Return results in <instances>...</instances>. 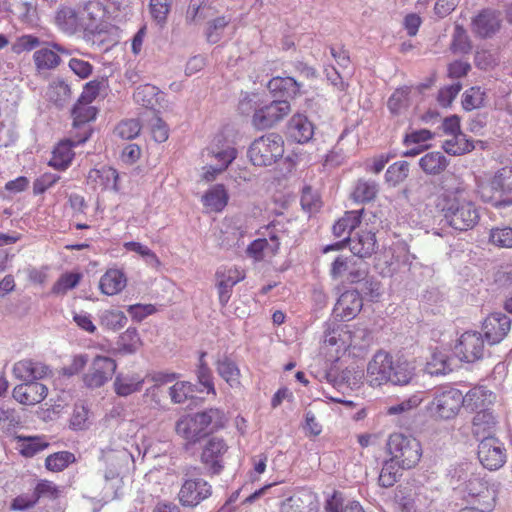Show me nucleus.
I'll list each match as a JSON object with an SVG mask.
<instances>
[{
  "mask_svg": "<svg viewBox=\"0 0 512 512\" xmlns=\"http://www.w3.org/2000/svg\"><path fill=\"white\" fill-rule=\"evenodd\" d=\"M441 212L445 222L455 230L467 231L480 220L475 203L469 198L463 186L447 189L441 199Z\"/></svg>",
  "mask_w": 512,
  "mask_h": 512,
  "instance_id": "f257e3e1",
  "label": "nucleus"
},
{
  "mask_svg": "<svg viewBox=\"0 0 512 512\" xmlns=\"http://www.w3.org/2000/svg\"><path fill=\"white\" fill-rule=\"evenodd\" d=\"M478 194L484 203L496 209L512 206V167L501 168L489 182L479 185Z\"/></svg>",
  "mask_w": 512,
  "mask_h": 512,
  "instance_id": "f03ea898",
  "label": "nucleus"
},
{
  "mask_svg": "<svg viewBox=\"0 0 512 512\" xmlns=\"http://www.w3.org/2000/svg\"><path fill=\"white\" fill-rule=\"evenodd\" d=\"M200 470L193 465L181 468L184 478L178 492V500L183 507L195 508L212 495L211 484L203 478L195 477L200 474Z\"/></svg>",
  "mask_w": 512,
  "mask_h": 512,
  "instance_id": "7ed1b4c3",
  "label": "nucleus"
},
{
  "mask_svg": "<svg viewBox=\"0 0 512 512\" xmlns=\"http://www.w3.org/2000/svg\"><path fill=\"white\" fill-rule=\"evenodd\" d=\"M387 450L391 459L396 461L401 469L414 467L422 456L420 442L416 438L402 433H393L389 436Z\"/></svg>",
  "mask_w": 512,
  "mask_h": 512,
  "instance_id": "20e7f679",
  "label": "nucleus"
},
{
  "mask_svg": "<svg viewBox=\"0 0 512 512\" xmlns=\"http://www.w3.org/2000/svg\"><path fill=\"white\" fill-rule=\"evenodd\" d=\"M284 154V140L277 133H268L255 139L249 149L248 157L255 166H270Z\"/></svg>",
  "mask_w": 512,
  "mask_h": 512,
  "instance_id": "39448f33",
  "label": "nucleus"
},
{
  "mask_svg": "<svg viewBox=\"0 0 512 512\" xmlns=\"http://www.w3.org/2000/svg\"><path fill=\"white\" fill-rule=\"evenodd\" d=\"M463 394L460 390L452 387H445L436 390L427 409L430 414L441 420H450L455 418L462 405Z\"/></svg>",
  "mask_w": 512,
  "mask_h": 512,
  "instance_id": "423d86ee",
  "label": "nucleus"
},
{
  "mask_svg": "<svg viewBox=\"0 0 512 512\" xmlns=\"http://www.w3.org/2000/svg\"><path fill=\"white\" fill-rule=\"evenodd\" d=\"M291 113V105L287 100L274 99L254 110L252 125L258 130L274 127Z\"/></svg>",
  "mask_w": 512,
  "mask_h": 512,
  "instance_id": "0eeeda50",
  "label": "nucleus"
},
{
  "mask_svg": "<svg viewBox=\"0 0 512 512\" xmlns=\"http://www.w3.org/2000/svg\"><path fill=\"white\" fill-rule=\"evenodd\" d=\"M100 459L105 464L104 478L106 481L119 479L128 465L134 462L133 455L124 447L102 449Z\"/></svg>",
  "mask_w": 512,
  "mask_h": 512,
  "instance_id": "6e6552de",
  "label": "nucleus"
},
{
  "mask_svg": "<svg viewBox=\"0 0 512 512\" xmlns=\"http://www.w3.org/2000/svg\"><path fill=\"white\" fill-rule=\"evenodd\" d=\"M228 445L222 438L212 437L203 446L200 461L208 475H219L224 469Z\"/></svg>",
  "mask_w": 512,
  "mask_h": 512,
  "instance_id": "1a4fd4ad",
  "label": "nucleus"
},
{
  "mask_svg": "<svg viewBox=\"0 0 512 512\" xmlns=\"http://www.w3.org/2000/svg\"><path fill=\"white\" fill-rule=\"evenodd\" d=\"M117 364L114 359L107 356H96L90 364L82 379L88 388H100L114 375Z\"/></svg>",
  "mask_w": 512,
  "mask_h": 512,
  "instance_id": "9d476101",
  "label": "nucleus"
},
{
  "mask_svg": "<svg viewBox=\"0 0 512 512\" xmlns=\"http://www.w3.org/2000/svg\"><path fill=\"white\" fill-rule=\"evenodd\" d=\"M478 459L488 470H497L506 462L503 444L495 437H485L478 445Z\"/></svg>",
  "mask_w": 512,
  "mask_h": 512,
  "instance_id": "9b49d317",
  "label": "nucleus"
},
{
  "mask_svg": "<svg viewBox=\"0 0 512 512\" xmlns=\"http://www.w3.org/2000/svg\"><path fill=\"white\" fill-rule=\"evenodd\" d=\"M464 491L473 499H477L484 509L492 510L495 504V490L490 487L485 475L472 473L464 483Z\"/></svg>",
  "mask_w": 512,
  "mask_h": 512,
  "instance_id": "f8f14e48",
  "label": "nucleus"
},
{
  "mask_svg": "<svg viewBox=\"0 0 512 512\" xmlns=\"http://www.w3.org/2000/svg\"><path fill=\"white\" fill-rule=\"evenodd\" d=\"M393 370V358L384 351H378L367 366L366 381L372 387H378L390 382Z\"/></svg>",
  "mask_w": 512,
  "mask_h": 512,
  "instance_id": "ddd939ff",
  "label": "nucleus"
},
{
  "mask_svg": "<svg viewBox=\"0 0 512 512\" xmlns=\"http://www.w3.org/2000/svg\"><path fill=\"white\" fill-rule=\"evenodd\" d=\"M454 354L467 363L481 359L484 354L482 335L472 331L463 333L454 347Z\"/></svg>",
  "mask_w": 512,
  "mask_h": 512,
  "instance_id": "4468645a",
  "label": "nucleus"
},
{
  "mask_svg": "<svg viewBox=\"0 0 512 512\" xmlns=\"http://www.w3.org/2000/svg\"><path fill=\"white\" fill-rule=\"evenodd\" d=\"M267 231L268 239H256L247 247V254L256 261L272 258L279 250L282 235L279 234V230L276 228V225L268 227Z\"/></svg>",
  "mask_w": 512,
  "mask_h": 512,
  "instance_id": "2eb2a0df",
  "label": "nucleus"
},
{
  "mask_svg": "<svg viewBox=\"0 0 512 512\" xmlns=\"http://www.w3.org/2000/svg\"><path fill=\"white\" fill-rule=\"evenodd\" d=\"M362 307L363 300L359 292L347 290L339 296L333 308V316L339 321H350L358 315Z\"/></svg>",
  "mask_w": 512,
  "mask_h": 512,
  "instance_id": "dca6fc26",
  "label": "nucleus"
},
{
  "mask_svg": "<svg viewBox=\"0 0 512 512\" xmlns=\"http://www.w3.org/2000/svg\"><path fill=\"white\" fill-rule=\"evenodd\" d=\"M13 374L22 382H32L51 376L52 370L42 362L24 359L14 364Z\"/></svg>",
  "mask_w": 512,
  "mask_h": 512,
  "instance_id": "f3484780",
  "label": "nucleus"
},
{
  "mask_svg": "<svg viewBox=\"0 0 512 512\" xmlns=\"http://www.w3.org/2000/svg\"><path fill=\"white\" fill-rule=\"evenodd\" d=\"M511 328L510 318L503 313L490 314L483 323V332L490 344L501 342Z\"/></svg>",
  "mask_w": 512,
  "mask_h": 512,
  "instance_id": "a211bd4d",
  "label": "nucleus"
},
{
  "mask_svg": "<svg viewBox=\"0 0 512 512\" xmlns=\"http://www.w3.org/2000/svg\"><path fill=\"white\" fill-rule=\"evenodd\" d=\"M216 286L221 306H225L232 294L233 287L239 283L244 276L236 268L221 267L216 271Z\"/></svg>",
  "mask_w": 512,
  "mask_h": 512,
  "instance_id": "6ab92c4d",
  "label": "nucleus"
},
{
  "mask_svg": "<svg viewBox=\"0 0 512 512\" xmlns=\"http://www.w3.org/2000/svg\"><path fill=\"white\" fill-rule=\"evenodd\" d=\"M500 14L492 9H484L471 23L472 32L480 38L492 37L500 28Z\"/></svg>",
  "mask_w": 512,
  "mask_h": 512,
  "instance_id": "aec40b11",
  "label": "nucleus"
},
{
  "mask_svg": "<svg viewBox=\"0 0 512 512\" xmlns=\"http://www.w3.org/2000/svg\"><path fill=\"white\" fill-rule=\"evenodd\" d=\"M48 393V388L38 381L23 382L13 389V397L24 405H35L43 401Z\"/></svg>",
  "mask_w": 512,
  "mask_h": 512,
  "instance_id": "412c9836",
  "label": "nucleus"
},
{
  "mask_svg": "<svg viewBox=\"0 0 512 512\" xmlns=\"http://www.w3.org/2000/svg\"><path fill=\"white\" fill-rule=\"evenodd\" d=\"M302 84L292 77H273L267 84L269 92L275 99L290 100L300 95Z\"/></svg>",
  "mask_w": 512,
  "mask_h": 512,
  "instance_id": "4be33fe9",
  "label": "nucleus"
},
{
  "mask_svg": "<svg viewBox=\"0 0 512 512\" xmlns=\"http://www.w3.org/2000/svg\"><path fill=\"white\" fill-rule=\"evenodd\" d=\"M345 239L351 252L359 258L370 257L377 249L375 233L372 231L360 230L354 236Z\"/></svg>",
  "mask_w": 512,
  "mask_h": 512,
  "instance_id": "5701e85b",
  "label": "nucleus"
},
{
  "mask_svg": "<svg viewBox=\"0 0 512 512\" xmlns=\"http://www.w3.org/2000/svg\"><path fill=\"white\" fill-rule=\"evenodd\" d=\"M52 48H42L33 55L35 66L38 70H52L59 66L61 58L58 53L70 54V51L58 43H51Z\"/></svg>",
  "mask_w": 512,
  "mask_h": 512,
  "instance_id": "b1692460",
  "label": "nucleus"
},
{
  "mask_svg": "<svg viewBox=\"0 0 512 512\" xmlns=\"http://www.w3.org/2000/svg\"><path fill=\"white\" fill-rule=\"evenodd\" d=\"M208 155L213 156L218 164L215 166H209V169L205 172L204 178L207 181H211L214 179L215 175L224 171L229 164L236 158L237 151L235 148L227 145L223 148L214 147L208 148Z\"/></svg>",
  "mask_w": 512,
  "mask_h": 512,
  "instance_id": "393cba45",
  "label": "nucleus"
},
{
  "mask_svg": "<svg viewBox=\"0 0 512 512\" xmlns=\"http://www.w3.org/2000/svg\"><path fill=\"white\" fill-rule=\"evenodd\" d=\"M198 423L196 413L184 415L176 422L175 431L185 440L196 443L201 438L207 436L202 426Z\"/></svg>",
  "mask_w": 512,
  "mask_h": 512,
  "instance_id": "a878e982",
  "label": "nucleus"
},
{
  "mask_svg": "<svg viewBox=\"0 0 512 512\" xmlns=\"http://www.w3.org/2000/svg\"><path fill=\"white\" fill-rule=\"evenodd\" d=\"M464 401L462 407L470 412L489 408L493 403L495 396L486 387L479 386L469 390L463 395Z\"/></svg>",
  "mask_w": 512,
  "mask_h": 512,
  "instance_id": "bb28decb",
  "label": "nucleus"
},
{
  "mask_svg": "<svg viewBox=\"0 0 512 512\" xmlns=\"http://www.w3.org/2000/svg\"><path fill=\"white\" fill-rule=\"evenodd\" d=\"M288 134L297 143H307L314 135V126L303 114H295L288 123Z\"/></svg>",
  "mask_w": 512,
  "mask_h": 512,
  "instance_id": "cd10ccee",
  "label": "nucleus"
},
{
  "mask_svg": "<svg viewBox=\"0 0 512 512\" xmlns=\"http://www.w3.org/2000/svg\"><path fill=\"white\" fill-rule=\"evenodd\" d=\"M70 86L60 78L52 80L46 90V99L58 108H63L71 100Z\"/></svg>",
  "mask_w": 512,
  "mask_h": 512,
  "instance_id": "c85d7f7f",
  "label": "nucleus"
},
{
  "mask_svg": "<svg viewBox=\"0 0 512 512\" xmlns=\"http://www.w3.org/2000/svg\"><path fill=\"white\" fill-rule=\"evenodd\" d=\"M200 426L206 435L213 433L225 426V413L219 408H208L196 413Z\"/></svg>",
  "mask_w": 512,
  "mask_h": 512,
  "instance_id": "c756f323",
  "label": "nucleus"
},
{
  "mask_svg": "<svg viewBox=\"0 0 512 512\" xmlns=\"http://www.w3.org/2000/svg\"><path fill=\"white\" fill-rule=\"evenodd\" d=\"M126 286V277L118 269L108 270L100 279L99 288L105 295H116Z\"/></svg>",
  "mask_w": 512,
  "mask_h": 512,
  "instance_id": "7c9ffc66",
  "label": "nucleus"
},
{
  "mask_svg": "<svg viewBox=\"0 0 512 512\" xmlns=\"http://www.w3.org/2000/svg\"><path fill=\"white\" fill-rule=\"evenodd\" d=\"M448 165V159L439 151L428 152L419 159L420 168L428 175H439Z\"/></svg>",
  "mask_w": 512,
  "mask_h": 512,
  "instance_id": "2f4dec72",
  "label": "nucleus"
},
{
  "mask_svg": "<svg viewBox=\"0 0 512 512\" xmlns=\"http://www.w3.org/2000/svg\"><path fill=\"white\" fill-rule=\"evenodd\" d=\"M143 345L138 330L129 327L126 331L118 336L116 346L118 353L122 355L135 354Z\"/></svg>",
  "mask_w": 512,
  "mask_h": 512,
  "instance_id": "473e14b6",
  "label": "nucleus"
},
{
  "mask_svg": "<svg viewBox=\"0 0 512 512\" xmlns=\"http://www.w3.org/2000/svg\"><path fill=\"white\" fill-rule=\"evenodd\" d=\"M55 23L60 30L69 34L75 33L80 26L79 16L75 9L66 6L56 12Z\"/></svg>",
  "mask_w": 512,
  "mask_h": 512,
  "instance_id": "72a5a7b5",
  "label": "nucleus"
},
{
  "mask_svg": "<svg viewBox=\"0 0 512 512\" xmlns=\"http://www.w3.org/2000/svg\"><path fill=\"white\" fill-rule=\"evenodd\" d=\"M216 370L231 387L240 385V370L236 363L227 356H223L216 361Z\"/></svg>",
  "mask_w": 512,
  "mask_h": 512,
  "instance_id": "f704fd0d",
  "label": "nucleus"
},
{
  "mask_svg": "<svg viewBox=\"0 0 512 512\" xmlns=\"http://www.w3.org/2000/svg\"><path fill=\"white\" fill-rule=\"evenodd\" d=\"M144 380L135 375H117L114 381V390L118 396L127 397L142 389Z\"/></svg>",
  "mask_w": 512,
  "mask_h": 512,
  "instance_id": "c9c22d12",
  "label": "nucleus"
},
{
  "mask_svg": "<svg viewBox=\"0 0 512 512\" xmlns=\"http://www.w3.org/2000/svg\"><path fill=\"white\" fill-rule=\"evenodd\" d=\"M378 191V184L374 180L359 179L351 196L357 203H368L376 198Z\"/></svg>",
  "mask_w": 512,
  "mask_h": 512,
  "instance_id": "e433bc0d",
  "label": "nucleus"
},
{
  "mask_svg": "<svg viewBox=\"0 0 512 512\" xmlns=\"http://www.w3.org/2000/svg\"><path fill=\"white\" fill-rule=\"evenodd\" d=\"M119 174L116 169L108 166H103L100 169H93L89 172V179L97 182L102 189L118 190Z\"/></svg>",
  "mask_w": 512,
  "mask_h": 512,
  "instance_id": "4c0bfd02",
  "label": "nucleus"
},
{
  "mask_svg": "<svg viewBox=\"0 0 512 512\" xmlns=\"http://www.w3.org/2000/svg\"><path fill=\"white\" fill-rule=\"evenodd\" d=\"M364 209L348 211L333 225V234L336 237H342L346 233L350 234L361 223V216Z\"/></svg>",
  "mask_w": 512,
  "mask_h": 512,
  "instance_id": "58836bf2",
  "label": "nucleus"
},
{
  "mask_svg": "<svg viewBox=\"0 0 512 512\" xmlns=\"http://www.w3.org/2000/svg\"><path fill=\"white\" fill-rule=\"evenodd\" d=\"M228 202V193L222 184H217L209 189L203 196V203L212 211L220 212Z\"/></svg>",
  "mask_w": 512,
  "mask_h": 512,
  "instance_id": "ea45409f",
  "label": "nucleus"
},
{
  "mask_svg": "<svg viewBox=\"0 0 512 512\" xmlns=\"http://www.w3.org/2000/svg\"><path fill=\"white\" fill-rule=\"evenodd\" d=\"M73 156L74 153L70 141L61 142L53 150L49 165L58 170H64L70 165Z\"/></svg>",
  "mask_w": 512,
  "mask_h": 512,
  "instance_id": "a19ab883",
  "label": "nucleus"
},
{
  "mask_svg": "<svg viewBox=\"0 0 512 512\" xmlns=\"http://www.w3.org/2000/svg\"><path fill=\"white\" fill-rule=\"evenodd\" d=\"M415 376V367L406 360L393 362L390 382L394 385H407Z\"/></svg>",
  "mask_w": 512,
  "mask_h": 512,
  "instance_id": "79ce46f5",
  "label": "nucleus"
},
{
  "mask_svg": "<svg viewBox=\"0 0 512 512\" xmlns=\"http://www.w3.org/2000/svg\"><path fill=\"white\" fill-rule=\"evenodd\" d=\"M205 0H191L186 13V21L190 24H197L203 20L214 17L215 10L204 4Z\"/></svg>",
  "mask_w": 512,
  "mask_h": 512,
  "instance_id": "37998d69",
  "label": "nucleus"
},
{
  "mask_svg": "<svg viewBox=\"0 0 512 512\" xmlns=\"http://www.w3.org/2000/svg\"><path fill=\"white\" fill-rule=\"evenodd\" d=\"M159 95H161V92L156 86L144 84L136 88L133 97L138 104L153 109L155 104L158 103Z\"/></svg>",
  "mask_w": 512,
  "mask_h": 512,
  "instance_id": "c03bdc74",
  "label": "nucleus"
},
{
  "mask_svg": "<svg viewBox=\"0 0 512 512\" xmlns=\"http://www.w3.org/2000/svg\"><path fill=\"white\" fill-rule=\"evenodd\" d=\"M410 88L401 87L396 89L389 97L387 107L393 115H400L410 106Z\"/></svg>",
  "mask_w": 512,
  "mask_h": 512,
  "instance_id": "a18cd8bd",
  "label": "nucleus"
},
{
  "mask_svg": "<svg viewBox=\"0 0 512 512\" xmlns=\"http://www.w3.org/2000/svg\"><path fill=\"white\" fill-rule=\"evenodd\" d=\"M325 512H365L358 501H348L344 504L341 495L334 493L324 506Z\"/></svg>",
  "mask_w": 512,
  "mask_h": 512,
  "instance_id": "49530a36",
  "label": "nucleus"
},
{
  "mask_svg": "<svg viewBox=\"0 0 512 512\" xmlns=\"http://www.w3.org/2000/svg\"><path fill=\"white\" fill-rule=\"evenodd\" d=\"M196 386L188 381H178L168 390L171 402L174 404H183L188 399L193 398Z\"/></svg>",
  "mask_w": 512,
  "mask_h": 512,
  "instance_id": "de8ad7c7",
  "label": "nucleus"
},
{
  "mask_svg": "<svg viewBox=\"0 0 512 512\" xmlns=\"http://www.w3.org/2000/svg\"><path fill=\"white\" fill-rule=\"evenodd\" d=\"M76 461V457L69 451H60L50 454L45 460V467L52 472H60Z\"/></svg>",
  "mask_w": 512,
  "mask_h": 512,
  "instance_id": "09e8293b",
  "label": "nucleus"
},
{
  "mask_svg": "<svg viewBox=\"0 0 512 512\" xmlns=\"http://www.w3.org/2000/svg\"><path fill=\"white\" fill-rule=\"evenodd\" d=\"M100 325L108 330L117 331L127 323V317L120 310H104L99 315Z\"/></svg>",
  "mask_w": 512,
  "mask_h": 512,
  "instance_id": "8fccbe9b",
  "label": "nucleus"
},
{
  "mask_svg": "<svg viewBox=\"0 0 512 512\" xmlns=\"http://www.w3.org/2000/svg\"><path fill=\"white\" fill-rule=\"evenodd\" d=\"M427 371L431 375H445L451 372L450 358L444 352H434L427 363Z\"/></svg>",
  "mask_w": 512,
  "mask_h": 512,
  "instance_id": "3c124183",
  "label": "nucleus"
},
{
  "mask_svg": "<svg viewBox=\"0 0 512 512\" xmlns=\"http://www.w3.org/2000/svg\"><path fill=\"white\" fill-rule=\"evenodd\" d=\"M400 468L393 459L386 460L379 475V484L385 488L392 487L401 476Z\"/></svg>",
  "mask_w": 512,
  "mask_h": 512,
  "instance_id": "603ef678",
  "label": "nucleus"
},
{
  "mask_svg": "<svg viewBox=\"0 0 512 512\" xmlns=\"http://www.w3.org/2000/svg\"><path fill=\"white\" fill-rule=\"evenodd\" d=\"M442 147L450 155H462L474 149L473 144L466 140L462 133L452 135V138L446 140Z\"/></svg>",
  "mask_w": 512,
  "mask_h": 512,
  "instance_id": "864d4df0",
  "label": "nucleus"
},
{
  "mask_svg": "<svg viewBox=\"0 0 512 512\" xmlns=\"http://www.w3.org/2000/svg\"><path fill=\"white\" fill-rule=\"evenodd\" d=\"M97 115V110L90 104L76 102L72 109L73 125L74 127H81L86 123L94 120Z\"/></svg>",
  "mask_w": 512,
  "mask_h": 512,
  "instance_id": "5fc2aeb1",
  "label": "nucleus"
},
{
  "mask_svg": "<svg viewBox=\"0 0 512 512\" xmlns=\"http://www.w3.org/2000/svg\"><path fill=\"white\" fill-rule=\"evenodd\" d=\"M489 242L498 248H512V227L497 226L489 232Z\"/></svg>",
  "mask_w": 512,
  "mask_h": 512,
  "instance_id": "6e6d98bb",
  "label": "nucleus"
},
{
  "mask_svg": "<svg viewBox=\"0 0 512 512\" xmlns=\"http://www.w3.org/2000/svg\"><path fill=\"white\" fill-rule=\"evenodd\" d=\"M231 19L226 16L216 17L207 22L205 36L209 43L215 44L222 38V34Z\"/></svg>",
  "mask_w": 512,
  "mask_h": 512,
  "instance_id": "4d7b16f0",
  "label": "nucleus"
},
{
  "mask_svg": "<svg viewBox=\"0 0 512 512\" xmlns=\"http://www.w3.org/2000/svg\"><path fill=\"white\" fill-rule=\"evenodd\" d=\"M486 93L480 87L467 89L462 95V106L466 111H472L484 106Z\"/></svg>",
  "mask_w": 512,
  "mask_h": 512,
  "instance_id": "13d9d810",
  "label": "nucleus"
},
{
  "mask_svg": "<svg viewBox=\"0 0 512 512\" xmlns=\"http://www.w3.org/2000/svg\"><path fill=\"white\" fill-rule=\"evenodd\" d=\"M472 44L466 30L461 25H455L451 50L455 54H468Z\"/></svg>",
  "mask_w": 512,
  "mask_h": 512,
  "instance_id": "bf43d9fd",
  "label": "nucleus"
},
{
  "mask_svg": "<svg viewBox=\"0 0 512 512\" xmlns=\"http://www.w3.org/2000/svg\"><path fill=\"white\" fill-rule=\"evenodd\" d=\"M206 352H201L199 357V365L196 370L198 382L207 390V393L216 394L212 371L205 362Z\"/></svg>",
  "mask_w": 512,
  "mask_h": 512,
  "instance_id": "052dcab7",
  "label": "nucleus"
},
{
  "mask_svg": "<svg viewBox=\"0 0 512 512\" xmlns=\"http://www.w3.org/2000/svg\"><path fill=\"white\" fill-rule=\"evenodd\" d=\"M49 446L45 437L35 436L23 439L20 444V453L25 457H33Z\"/></svg>",
  "mask_w": 512,
  "mask_h": 512,
  "instance_id": "680f3d73",
  "label": "nucleus"
},
{
  "mask_svg": "<svg viewBox=\"0 0 512 512\" xmlns=\"http://www.w3.org/2000/svg\"><path fill=\"white\" fill-rule=\"evenodd\" d=\"M82 275L80 273H64L60 276V278L54 283L52 287V293L56 295H64L69 290L75 288L80 280Z\"/></svg>",
  "mask_w": 512,
  "mask_h": 512,
  "instance_id": "e2e57ef3",
  "label": "nucleus"
},
{
  "mask_svg": "<svg viewBox=\"0 0 512 512\" xmlns=\"http://www.w3.org/2000/svg\"><path fill=\"white\" fill-rule=\"evenodd\" d=\"M172 0H150L149 10L154 21L163 26L167 21L170 12Z\"/></svg>",
  "mask_w": 512,
  "mask_h": 512,
  "instance_id": "0e129e2a",
  "label": "nucleus"
},
{
  "mask_svg": "<svg viewBox=\"0 0 512 512\" xmlns=\"http://www.w3.org/2000/svg\"><path fill=\"white\" fill-rule=\"evenodd\" d=\"M423 399L420 394H414L403 401L391 405L387 408L388 415H400L406 414L414 409H416L421 403Z\"/></svg>",
  "mask_w": 512,
  "mask_h": 512,
  "instance_id": "69168bd1",
  "label": "nucleus"
},
{
  "mask_svg": "<svg viewBox=\"0 0 512 512\" xmlns=\"http://www.w3.org/2000/svg\"><path fill=\"white\" fill-rule=\"evenodd\" d=\"M140 131L141 125L137 119L121 121L115 128V134L125 140L136 138Z\"/></svg>",
  "mask_w": 512,
  "mask_h": 512,
  "instance_id": "338daca9",
  "label": "nucleus"
},
{
  "mask_svg": "<svg viewBox=\"0 0 512 512\" xmlns=\"http://www.w3.org/2000/svg\"><path fill=\"white\" fill-rule=\"evenodd\" d=\"M409 173V163L406 161H399L390 165L385 173L386 181L394 185L402 182L407 178Z\"/></svg>",
  "mask_w": 512,
  "mask_h": 512,
  "instance_id": "774afa93",
  "label": "nucleus"
}]
</instances>
